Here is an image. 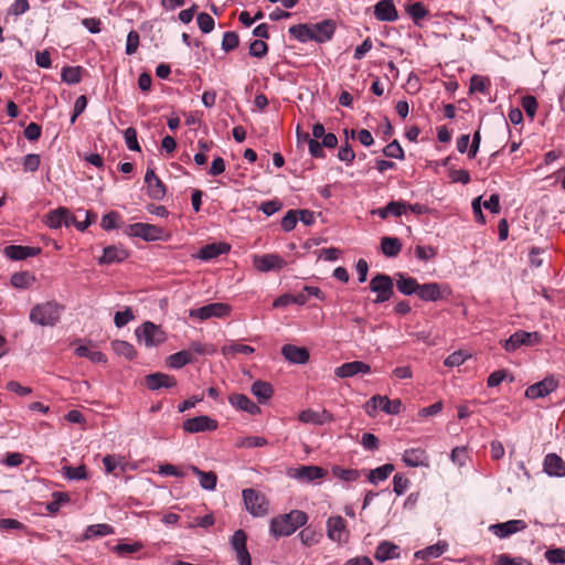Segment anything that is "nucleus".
<instances>
[{
	"label": "nucleus",
	"mask_w": 565,
	"mask_h": 565,
	"mask_svg": "<svg viewBox=\"0 0 565 565\" xmlns=\"http://www.w3.org/2000/svg\"><path fill=\"white\" fill-rule=\"evenodd\" d=\"M65 216H66V207H57L55 210L50 211L45 216V224L50 228L57 230L65 226Z\"/></svg>",
	"instance_id": "58836bf2"
},
{
	"label": "nucleus",
	"mask_w": 565,
	"mask_h": 565,
	"mask_svg": "<svg viewBox=\"0 0 565 565\" xmlns=\"http://www.w3.org/2000/svg\"><path fill=\"white\" fill-rule=\"evenodd\" d=\"M268 444L267 439L259 436H245L238 437L235 441L237 448H257L264 447Z\"/></svg>",
	"instance_id": "a18cd8bd"
},
{
	"label": "nucleus",
	"mask_w": 565,
	"mask_h": 565,
	"mask_svg": "<svg viewBox=\"0 0 565 565\" xmlns=\"http://www.w3.org/2000/svg\"><path fill=\"white\" fill-rule=\"evenodd\" d=\"M402 460L407 467H428L429 456L424 448H408L402 455Z\"/></svg>",
	"instance_id": "6ab92c4d"
},
{
	"label": "nucleus",
	"mask_w": 565,
	"mask_h": 565,
	"mask_svg": "<svg viewBox=\"0 0 565 565\" xmlns=\"http://www.w3.org/2000/svg\"><path fill=\"white\" fill-rule=\"evenodd\" d=\"M299 539L303 545L312 546L319 542L320 535L311 529H305L299 533Z\"/></svg>",
	"instance_id": "69168bd1"
},
{
	"label": "nucleus",
	"mask_w": 565,
	"mask_h": 565,
	"mask_svg": "<svg viewBox=\"0 0 565 565\" xmlns=\"http://www.w3.org/2000/svg\"><path fill=\"white\" fill-rule=\"evenodd\" d=\"M374 557L379 562L398 558L399 547L392 542L383 541L377 545Z\"/></svg>",
	"instance_id": "c85d7f7f"
},
{
	"label": "nucleus",
	"mask_w": 565,
	"mask_h": 565,
	"mask_svg": "<svg viewBox=\"0 0 565 565\" xmlns=\"http://www.w3.org/2000/svg\"><path fill=\"white\" fill-rule=\"evenodd\" d=\"M374 15L379 21L394 22L398 19L397 10L392 0H381L374 7Z\"/></svg>",
	"instance_id": "5701e85b"
},
{
	"label": "nucleus",
	"mask_w": 565,
	"mask_h": 565,
	"mask_svg": "<svg viewBox=\"0 0 565 565\" xmlns=\"http://www.w3.org/2000/svg\"><path fill=\"white\" fill-rule=\"evenodd\" d=\"M308 521V515L301 510H291L270 520L269 532L274 537L289 536Z\"/></svg>",
	"instance_id": "f257e3e1"
},
{
	"label": "nucleus",
	"mask_w": 565,
	"mask_h": 565,
	"mask_svg": "<svg viewBox=\"0 0 565 565\" xmlns=\"http://www.w3.org/2000/svg\"><path fill=\"white\" fill-rule=\"evenodd\" d=\"M245 509L254 518H262L269 512V501L266 495L258 490L248 488L242 491Z\"/></svg>",
	"instance_id": "7ed1b4c3"
},
{
	"label": "nucleus",
	"mask_w": 565,
	"mask_h": 565,
	"mask_svg": "<svg viewBox=\"0 0 565 565\" xmlns=\"http://www.w3.org/2000/svg\"><path fill=\"white\" fill-rule=\"evenodd\" d=\"M281 354L289 363L292 364H306L310 358L306 348L294 344H285L281 348Z\"/></svg>",
	"instance_id": "4be33fe9"
},
{
	"label": "nucleus",
	"mask_w": 565,
	"mask_h": 565,
	"mask_svg": "<svg viewBox=\"0 0 565 565\" xmlns=\"http://www.w3.org/2000/svg\"><path fill=\"white\" fill-rule=\"evenodd\" d=\"M253 265L260 273L280 270L286 266V260L278 254L254 255Z\"/></svg>",
	"instance_id": "ddd939ff"
},
{
	"label": "nucleus",
	"mask_w": 565,
	"mask_h": 565,
	"mask_svg": "<svg viewBox=\"0 0 565 565\" xmlns=\"http://www.w3.org/2000/svg\"><path fill=\"white\" fill-rule=\"evenodd\" d=\"M324 412L322 414L315 412L312 409H305L302 411L298 418L301 423L305 424H313V425H322L324 423L323 416Z\"/></svg>",
	"instance_id": "603ef678"
},
{
	"label": "nucleus",
	"mask_w": 565,
	"mask_h": 565,
	"mask_svg": "<svg viewBox=\"0 0 565 565\" xmlns=\"http://www.w3.org/2000/svg\"><path fill=\"white\" fill-rule=\"evenodd\" d=\"M558 387V381L553 377H545L544 380L530 385L525 390V396L531 399L545 397Z\"/></svg>",
	"instance_id": "dca6fc26"
},
{
	"label": "nucleus",
	"mask_w": 565,
	"mask_h": 565,
	"mask_svg": "<svg viewBox=\"0 0 565 565\" xmlns=\"http://www.w3.org/2000/svg\"><path fill=\"white\" fill-rule=\"evenodd\" d=\"M451 295V289L446 284L426 282L419 284L416 296L423 301L437 302Z\"/></svg>",
	"instance_id": "423d86ee"
},
{
	"label": "nucleus",
	"mask_w": 565,
	"mask_h": 565,
	"mask_svg": "<svg viewBox=\"0 0 565 565\" xmlns=\"http://www.w3.org/2000/svg\"><path fill=\"white\" fill-rule=\"evenodd\" d=\"M332 475L344 482H353L360 478L361 472L356 469H345L340 466H334L332 467Z\"/></svg>",
	"instance_id": "de8ad7c7"
},
{
	"label": "nucleus",
	"mask_w": 565,
	"mask_h": 565,
	"mask_svg": "<svg viewBox=\"0 0 565 565\" xmlns=\"http://www.w3.org/2000/svg\"><path fill=\"white\" fill-rule=\"evenodd\" d=\"M146 385L151 391H158L162 387L171 388L177 385L174 376L166 373H152L145 377Z\"/></svg>",
	"instance_id": "412c9836"
},
{
	"label": "nucleus",
	"mask_w": 565,
	"mask_h": 565,
	"mask_svg": "<svg viewBox=\"0 0 565 565\" xmlns=\"http://www.w3.org/2000/svg\"><path fill=\"white\" fill-rule=\"evenodd\" d=\"M145 183L147 185V193L150 199L160 201L164 198L166 186L163 182L157 177L153 169H147L145 174Z\"/></svg>",
	"instance_id": "f3484780"
},
{
	"label": "nucleus",
	"mask_w": 565,
	"mask_h": 565,
	"mask_svg": "<svg viewBox=\"0 0 565 565\" xmlns=\"http://www.w3.org/2000/svg\"><path fill=\"white\" fill-rule=\"evenodd\" d=\"M327 536L338 544H345L350 537L347 521L341 515H332L326 522Z\"/></svg>",
	"instance_id": "0eeeda50"
},
{
	"label": "nucleus",
	"mask_w": 565,
	"mask_h": 565,
	"mask_svg": "<svg viewBox=\"0 0 565 565\" xmlns=\"http://www.w3.org/2000/svg\"><path fill=\"white\" fill-rule=\"evenodd\" d=\"M182 428L189 434L214 431L217 428V422L206 415H201L184 420Z\"/></svg>",
	"instance_id": "2eb2a0df"
},
{
	"label": "nucleus",
	"mask_w": 565,
	"mask_h": 565,
	"mask_svg": "<svg viewBox=\"0 0 565 565\" xmlns=\"http://www.w3.org/2000/svg\"><path fill=\"white\" fill-rule=\"evenodd\" d=\"M495 565H532L531 562L522 558V557H511L508 554H501Z\"/></svg>",
	"instance_id": "774afa93"
},
{
	"label": "nucleus",
	"mask_w": 565,
	"mask_h": 565,
	"mask_svg": "<svg viewBox=\"0 0 565 565\" xmlns=\"http://www.w3.org/2000/svg\"><path fill=\"white\" fill-rule=\"evenodd\" d=\"M63 476L70 480H85L87 479V471L84 465L78 467L66 466L63 468Z\"/></svg>",
	"instance_id": "5fc2aeb1"
},
{
	"label": "nucleus",
	"mask_w": 565,
	"mask_h": 565,
	"mask_svg": "<svg viewBox=\"0 0 565 565\" xmlns=\"http://www.w3.org/2000/svg\"><path fill=\"white\" fill-rule=\"evenodd\" d=\"M307 301H308V297L306 296L305 292H300L298 295L285 294L274 300L273 307L280 308V307H286L291 303H295L298 306H303L307 303Z\"/></svg>",
	"instance_id": "e433bc0d"
},
{
	"label": "nucleus",
	"mask_w": 565,
	"mask_h": 565,
	"mask_svg": "<svg viewBox=\"0 0 565 565\" xmlns=\"http://www.w3.org/2000/svg\"><path fill=\"white\" fill-rule=\"evenodd\" d=\"M221 352L225 358H231L235 354L249 355L255 352V349L250 345L233 341L222 347Z\"/></svg>",
	"instance_id": "4c0bfd02"
},
{
	"label": "nucleus",
	"mask_w": 565,
	"mask_h": 565,
	"mask_svg": "<svg viewBox=\"0 0 565 565\" xmlns=\"http://www.w3.org/2000/svg\"><path fill=\"white\" fill-rule=\"evenodd\" d=\"M310 30L313 35L312 40L322 43L332 38L335 25L331 20H323L321 22L310 24Z\"/></svg>",
	"instance_id": "b1692460"
},
{
	"label": "nucleus",
	"mask_w": 565,
	"mask_h": 565,
	"mask_svg": "<svg viewBox=\"0 0 565 565\" xmlns=\"http://www.w3.org/2000/svg\"><path fill=\"white\" fill-rule=\"evenodd\" d=\"M124 138L126 146L131 151H140V146L137 138V130L132 127L127 128L124 131Z\"/></svg>",
	"instance_id": "680f3d73"
},
{
	"label": "nucleus",
	"mask_w": 565,
	"mask_h": 565,
	"mask_svg": "<svg viewBox=\"0 0 565 565\" xmlns=\"http://www.w3.org/2000/svg\"><path fill=\"white\" fill-rule=\"evenodd\" d=\"M490 89V79L487 76L475 74L470 79V93H480L488 95Z\"/></svg>",
	"instance_id": "37998d69"
},
{
	"label": "nucleus",
	"mask_w": 565,
	"mask_h": 565,
	"mask_svg": "<svg viewBox=\"0 0 565 565\" xmlns=\"http://www.w3.org/2000/svg\"><path fill=\"white\" fill-rule=\"evenodd\" d=\"M289 34L296 40L306 43L312 40L310 24H296L289 28Z\"/></svg>",
	"instance_id": "49530a36"
},
{
	"label": "nucleus",
	"mask_w": 565,
	"mask_h": 565,
	"mask_svg": "<svg viewBox=\"0 0 565 565\" xmlns=\"http://www.w3.org/2000/svg\"><path fill=\"white\" fill-rule=\"evenodd\" d=\"M371 372L369 364L362 361H352L343 363L334 370V375L340 379L351 377L356 374H367Z\"/></svg>",
	"instance_id": "aec40b11"
},
{
	"label": "nucleus",
	"mask_w": 565,
	"mask_h": 565,
	"mask_svg": "<svg viewBox=\"0 0 565 565\" xmlns=\"http://www.w3.org/2000/svg\"><path fill=\"white\" fill-rule=\"evenodd\" d=\"M287 476L300 482L310 483L323 479L327 470L318 466H300L288 469Z\"/></svg>",
	"instance_id": "f8f14e48"
},
{
	"label": "nucleus",
	"mask_w": 565,
	"mask_h": 565,
	"mask_svg": "<svg viewBox=\"0 0 565 565\" xmlns=\"http://www.w3.org/2000/svg\"><path fill=\"white\" fill-rule=\"evenodd\" d=\"M239 39L236 32L234 31H227L223 34L222 39V49L225 52L233 51L238 46Z\"/></svg>",
	"instance_id": "13d9d810"
},
{
	"label": "nucleus",
	"mask_w": 565,
	"mask_h": 565,
	"mask_svg": "<svg viewBox=\"0 0 565 565\" xmlns=\"http://www.w3.org/2000/svg\"><path fill=\"white\" fill-rule=\"evenodd\" d=\"M437 255V248L433 246L417 245L415 247V256L422 262H427L435 258Z\"/></svg>",
	"instance_id": "bf43d9fd"
},
{
	"label": "nucleus",
	"mask_w": 565,
	"mask_h": 565,
	"mask_svg": "<svg viewBox=\"0 0 565 565\" xmlns=\"http://www.w3.org/2000/svg\"><path fill=\"white\" fill-rule=\"evenodd\" d=\"M250 390L260 403L269 399L274 393L273 386L264 381L254 382Z\"/></svg>",
	"instance_id": "79ce46f5"
},
{
	"label": "nucleus",
	"mask_w": 565,
	"mask_h": 565,
	"mask_svg": "<svg viewBox=\"0 0 565 565\" xmlns=\"http://www.w3.org/2000/svg\"><path fill=\"white\" fill-rule=\"evenodd\" d=\"M544 471L552 477H565V461L556 454H548L544 458Z\"/></svg>",
	"instance_id": "a878e982"
},
{
	"label": "nucleus",
	"mask_w": 565,
	"mask_h": 565,
	"mask_svg": "<svg viewBox=\"0 0 565 565\" xmlns=\"http://www.w3.org/2000/svg\"><path fill=\"white\" fill-rule=\"evenodd\" d=\"M194 361L195 358L193 356L192 352L182 350L169 355L166 360V363L170 369L179 370L186 364L193 363Z\"/></svg>",
	"instance_id": "473e14b6"
},
{
	"label": "nucleus",
	"mask_w": 565,
	"mask_h": 565,
	"mask_svg": "<svg viewBox=\"0 0 565 565\" xmlns=\"http://www.w3.org/2000/svg\"><path fill=\"white\" fill-rule=\"evenodd\" d=\"M247 535L243 530H237L231 537L232 548L235 551L238 565H252L250 555L247 551Z\"/></svg>",
	"instance_id": "4468645a"
},
{
	"label": "nucleus",
	"mask_w": 565,
	"mask_h": 565,
	"mask_svg": "<svg viewBox=\"0 0 565 565\" xmlns=\"http://www.w3.org/2000/svg\"><path fill=\"white\" fill-rule=\"evenodd\" d=\"M136 337L148 348L157 347L166 340V333L162 329L150 321L136 329Z\"/></svg>",
	"instance_id": "6e6552de"
},
{
	"label": "nucleus",
	"mask_w": 565,
	"mask_h": 565,
	"mask_svg": "<svg viewBox=\"0 0 565 565\" xmlns=\"http://www.w3.org/2000/svg\"><path fill=\"white\" fill-rule=\"evenodd\" d=\"M393 471L394 465L385 463L383 466L370 470L367 479L371 483L377 484L379 482L386 480Z\"/></svg>",
	"instance_id": "ea45409f"
},
{
	"label": "nucleus",
	"mask_w": 565,
	"mask_h": 565,
	"mask_svg": "<svg viewBox=\"0 0 565 565\" xmlns=\"http://www.w3.org/2000/svg\"><path fill=\"white\" fill-rule=\"evenodd\" d=\"M230 250V245L226 243H212L203 246L198 257L202 260H210L212 258H215L220 255L226 254Z\"/></svg>",
	"instance_id": "7c9ffc66"
},
{
	"label": "nucleus",
	"mask_w": 565,
	"mask_h": 565,
	"mask_svg": "<svg viewBox=\"0 0 565 565\" xmlns=\"http://www.w3.org/2000/svg\"><path fill=\"white\" fill-rule=\"evenodd\" d=\"M10 281L14 288L26 289L35 282V277L29 271H18L11 276Z\"/></svg>",
	"instance_id": "a19ab883"
},
{
	"label": "nucleus",
	"mask_w": 565,
	"mask_h": 565,
	"mask_svg": "<svg viewBox=\"0 0 565 565\" xmlns=\"http://www.w3.org/2000/svg\"><path fill=\"white\" fill-rule=\"evenodd\" d=\"M143 548V544L141 542L134 543H118L113 547V552L118 554L119 556H125L127 554H132L141 551Z\"/></svg>",
	"instance_id": "864d4df0"
},
{
	"label": "nucleus",
	"mask_w": 565,
	"mask_h": 565,
	"mask_svg": "<svg viewBox=\"0 0 565 565\" xmlns=\"http://www.w3.org/2000/svg\"><path fill=\"white\" fill-rule=\"evenodd\" d=\"M196 22L203 33H210L214 29V19L205 12H201L196 17Z\"/></svg>",
	"instance_id": "e2e57ef3"
},
{
	"label": "nucleus",
	"mask_w": 565,
	"mask_h": 565,
	"mask_svg": "<svg viewBox=\"0 0 565 565\" xmlns=\"http://www.w3.org/2000/svg\"><path fill=\"white\" fill-rule=\"evenodd\" d=\"M406 12L413 19L415 24H419V22L428 15V10L422 2H415L406 7Z\"/></svg>",
	"instance_id": "3c124183"
},
{
	"label": "nucleus",
	"mask_w": 565,
	"mask_h": 565,
	"mask_svg": "<svg viewBox=\"0 0 565 565\" xmlns=\"http://www.w3.org/2000/svg\"><path fill=\"white\" fill-rule=\"evenodd\" d=\"M186 351L192 352L193 355H212L215 353V348L212 344H206L200 341H192Z\"/></svg>",
	"instance_id": "6e6d98bb"
},
{
	"label": "nucleus",
	"mask_w": 565,
	"mask_h": 565,
	"mask_svg": "<svg viewBox=\"0 0 565 565\" xmlns=\"http://www.w3.org/2000/svg\"><path fill=\"white\" fill-rule=\"evenodd\" d=\"M189 469L199 477L200 486L202 489L213 491L217 484V476L213 471H203L196 466H190Z\"/></svg>",
	"instance_id": "2f4dec72"
},
{
	"label": "nucleus",
	"mask_w": 565,
	"mask_h": 565,
	"mask_svg": "<svg viewBox=\"0 0 565 565\" xmlns=\"http://www.w3.org/2000/svg\"><path fill=\"white\" fill-rule=\"evenodd\" d=\"M545 558L550 564L564 565L565 564V550L564 548H550L545 552Z\"/></svg>",
	"instance_id": "4d7b16f0"
},
{
	"label": "nucleus",
	"mask_w": 565,
	"mask_h": 565,
	"mask_svg": "<svg viewBox=\"0 0 565 565\" xmlns=\"http://www.w3.org/2000/svg\"><path fill=\"white\" fill-rule=\"evenodd\" d=\"M526 527L523 520H510L503 523H497L489 526V531L500 539H505L514 533L521 532Z\"/></svg>",
	"instance_id": "a211bd4d"
},
{
	"label": "nucleus",
	"mask_w": 565,
	"mask_h": 565,
	"mask_svg": "<svg viewBox=\"0 0 565 565\" xmlns=\"http://www.w3.org/2000/svg\"><path fill=\"white\" fill-rule=\"evenodd\" d=\"M122 225L121 216L118 212L111 211L102 217L100 226L105 231H111L119 228Z\"/></svg>",
	"instance_id": "8fccbe9b"
},
{
	"label": "nucleus",
	"mask_w": 565,
	"mask_h": 565,
	"mask_svg": "<svg viewBox=\"0 0 565 565\" xmlns=\"http://www.w3.org/2000/svg\"><path fill=\"white\" fill-rule=\"evenodd\" d=\"M541 334L539 332H527L519 330L510 335L503 343V349L507 352H514L523 345L532 347L539 344Z\"/></svg>",
	"instance_id": "9d476101"
},
{
	"label": "nucleus",
	"mask_w": 565,
	"mask_h": 565,
	"mask_svg": "<svg viewBox=\"0 0 565 565\" xmlns=\"http://www.w3.org/2000/svg\"><path fill=\"white\" fill-rule=\"evenodd\" d=\"M124 233L130 237H139L146 242L161 241L168 237L166 231L149 223H134L124 228Z\"/></svg>",
	"instance_id": "20e7f679"
},
{
	"label": "nucleus",
	"mask_w": 565,
	"mask_h": 565,
	"mask_svg": "<svg viewBox=\"0 0 565 565\" xmlns=\"http://www.w3.org/2000/svg\"><path fill=\"white\" fill-rule=\"evenodd\" d=\"M383 153L387 158L399 159V160L404 158V150L397 140H393L392 142H390L383 149Z\"/></svg>",
	"instance_id": "052dcab7"
},
{
	"label": "nucleus",
	"mask_w": 565,
	"mask_h": 565,
	"mask_svg": "<svg viewBox=\"0 0 565 565\" xmlns=\"http://www.w3.org/2000/svg\"><path fill=\"white\" fill-rule=\"evenodd\" d=\"M111 348L116 354L122 355L128 360H132L136 355L135 348L127 341L115 340L111 342Z\"/></svg>",
	"instance_id": "09e8293b"
},
{
	"label": "nucleus",
	"mask_w": 565,
	"mask_h": 565,
	"mask_svg": "<svg viewBox=\"0 0 565 565\" xmlns=\"http://www.w3.org/2000/svg\"><path fill=\"white\" fill-rule=\"evenodd\" d=\"M447 543L445 542H438L434 545L427 546L426 548L416 551L414 556L417 559H429V558H436L441 556L447 551Z\"/></svg>",
	"instance_id": "72a5a7b5"
},
{
	"label": "nucleus",
	"mask_w": 565,
	"mask_h": 565,
	"mask_svg": "<svg viewBox=\"0 0 565 565\" xmlns=\"http://www.w3.org/2000/svg\"><path fill=\"white\" fill-rule=\"evenodd\" d=\"M402 407V402L398 398L390 399L386 396L375 395L366 402L365 411L370 416H375L377 409L388 415H397L401 413Z\"/></svg>",
	"instance_id": "39448f33"
},
{
	"label": "nucleus",
	"mask_w": 565,
	"mask_h": 565,
	"mask_svg": "<svg viewBox=\"0 0 565 565\" xmlns=\"http://www.w3.org/2000/svg\"><path fill=\"white\" fill-rule=\"evenodd\" d=\"M64 306L56 301H45L35 305L29 315L32 323L41 327H54L60 322Z\"/></svg>",
	"instance_id": "f03ea898"
},
{
	"label": "nucleus",
	"mask_w": 565,
	"mask_h": 565,
	"mask_svg": "<svg viewBox=\"0 0 565 565\" xmlns=\"http://www.w3.org/2000/svg\"><path fill=\"white\" fill-rule=\"evenodd\" d=\"M228 402L233 407L250 415H256L260 412V408L244 394H233L228 397Z\"/></svg>",
	"instance_id": "cd10ccee"
},
{
	"label": "nucleus",
	"mask_w": 565,
	"mask_h": 565,
	"mask_svg": "<svg viewBox=\"0 0 565 565\" xmlns=\"http://www.w3.org/2000/svg\"><path fill=\"white\" fill-rule=\"evenodd\" d=\"M395 278L396 287L401 294L405 296L416 295L419 284L414 277L397 273Z\"/></svg>",
	"instance_id": "c756f323"
},
{
	"label": "nucleus",
	"mask_w": 565,
	"mask_h": 565,
	"mask_svg": "<svg viewBox=\"0 0 565 565\" xmlns=\"http://www.w3.org/2000/svg\"><path fill=\"white\" fill-rule=\"evenodd\" d=\"M232 308L230 305L224 302H212L200 308L191 309L189 316L191 318L199 319L201 321L211 318H225L230 316Z\"/></svg>",
	"instance_id": "1a4fd4ad"
},
{
	"label": "nucleus",
	"mask_w": 565,
	"mask_h": 565,
	"mask_svg": "<svg viewBox=\"0 0 565 565\" xmlns=\"http://www.w3.org/2000/svg\"><path fill=\"white\" fill-rule=\"evenodd\" d=\"M103 463L105 468V472L108 475L118 476L115 471L120 463V456L117 455H106L103 458Z\"/></svg>",
	"instance_id": "0e129e2a"
},
{
	"label": "nucleus",
	"mask_w": 565,
	"mask_h": 565,
	"mask_svg": "<svg viewBox=\"0 0 565 565\" xmlns=\"http://www.w3.org/2000/svg\"><path fill=\"white\" fill-rule=\"evenodd\" d=\"M402 249V242L397 237L384 236L381 239V250L386 257H396Z\"/></svg>",
	"instance_id": "f704fd0d"
},
{
	"label": "nucleus",
	"mask_w": 565,
	"mask_h": 565,
	"mask_svg": "<svg viewBox=\"0 0 565 565\" xmlns=\"http://www.w3.org/2000/svg\"><path fill=\"white\" fill-rule=\"evenodd\" d=\"M522 108L524 109L525 114L533 119L535 117L536 110H537V102L534 96L527 95L522 98Z\"/></svg>",
	"instance_id": "338daca9"
},
{
	"label": "nucleus",
	"mask_w": 565,
	"mask_h": 565,
	"mask_svg": "<svg viewBox=\"0 0 565 565\" xmlns=\"http://www.w3.org/2000/svg\"><path fill=\"white\" fill-rule=\"evenodd\" d=\"M114 533H115V530L109 524H106V523L92 524V525H88L85 529L84 540H92V539H95V537H103V536L111 535Z\"/></svg>",
	"instance_id": "c9c22d12"
},
{
	"label": "nucleus",
	"mask_w": 565,
	"mask_h": 565,
	"mask_svg": "<svg viewBox=\"0 0 565 565\" xmlns=\"http://www.w3.org/2000/svg\"><path fill=\"white\" fill-rule=\"evenodd\" d=\"M128 257V252L121 246H107L104 248L103 256L98 263L100 265L121 263Z\"/></svg>",
	"instance_id": "bb28decb"
},
{
	"label": "nucleus",
	"mask_w": 565,
	"mask_h": 565,
	"mask_svg": "<svg viewBox=\"0 0 565 565\" xmlns=\"http://www.w3.org/2000/svg\"><path fill=\"white\" fill-rule=\"evenodd\" d=\"M393 279L385 274L375 275L370 281L371 291L376 294L375 303H382L391 299L393 295Z\"/></svg>",
	"instance_id": "9b49d317"
},
{
	"label": "nucleus",
	"mask_w": 565,
	"mask_h": 565,
	"mask_svg": "<svg viewBox=\"0 0 565 565\" xmlns=\"http://www.w3.org/2000/svg\"><path fill=\"white\" fill-rule=\"evenodd\" d=\"M75 354L79 358H87L93 363H106V355L100 351H92L86 345H79L75 349Z\"/></svg>",
	"instance_id": "c03bdc74"
},
{
	"label": "nucleus",
	"mask_w": 565,
	"mask_h": 565,
	"mask_svg": "<svg viewBox=\"0 0 565 565\" xmlns=\"http://www.w3.org/2000/svg\"><path fill=\"white\" fill-rule=\"evenodd\" d=\"M41 253V248L31 246L9 245L4 248V255L12 260H22L34 257Z\"/></svg>",
	"instance_id": "393cba45"
}]
</instances>
